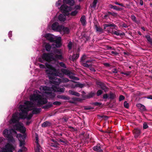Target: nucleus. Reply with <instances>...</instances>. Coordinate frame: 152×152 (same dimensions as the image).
<instances>
[{
  "label": "nucleus",
  "instance_id": "obj_1",
  "mask_svg": "<svg viewBox=\"0 0 152 152\" xmlns=\"http://www.w3.org/2000/svg\"><path fill=\"white\" fill-rule=\"evenodd\" d=\"M47 88L46 86H41L39 88L41 92L37 90L34 91L33 94L29 96L30 101H26L23 104L19 106L20 113H16L14 114L10 123H15L20 118L30 119L32 116V114L31 113L28 114V112L32 110H33V114L39 113L41 109L36 108L35 107L46 104L48 102L47 98L53 99L55 96V94L53 93H48L50 90Z\"/></svg>",
  "mask_w": 152,
  "mask_h": 152
},
{
  "label": "nucleus",
  "instance_id": "obj_2",
  "mask_svg": "<svg viewBox=\"0 0 152 152\" xmlns=\"http://www.w3.org/2000/svg\"><path fill=\"white\" fill-rule=\"evenodd\" d=\"M62 54V52L61 50L55 49L53 52L50 54L43 53L41 57L38 58V61L42 63L45 61H49L48 62L46 63L45 68L46 72L49 79H51L52 77L57 76L62 77L64 76V75H65L69 76L71 79L76 80H79L78 78L71 76V73L69 71L66 69H62L61 71L62 73H60L58 70H56L55 67L53 65L50 64L52 61L56 62L57 60L62 59L63 58Z\"/></svg>",
  "mask_w": 152,
  "mask_h": 152
},
{
  "label": "nucleus",
  "instance_id": "obj_3",
  "mask_svg": "<svg viewBox=\"0 0 152 152\" xmlns=\"http://www.w3.org/2000/svg\"><path fill=\"white\" fill-rule=\"evenodd\" d=\"M9 121V123L13 126L14 129L12 128H7L4 130L3 132L4 136L7 139L9 142L6 144L4 147H2L0 150V152H13L16 148V144L14 137H16L18 134L15 130H18L22 133H24L26 131V128L24 127L23 124L19 122L18 120L16 122L14 123H10Z\"/></svg>",
  "mask_w": 152,
  "mask_h": 152
},
{
  "label": "nucleus",
  "instance_id": "obj_4",
  "mask_svg": "<svg viewBox=\"0 0 152 152\" xmlns=\"http://www.w3.org/2000/svg\"><path fill=\"white\" fill-rule=\"evenodd\" d=\"M50 81L47 85L45 86L47 87L48 89L50 91L48 94L52 93H54V92H64L65 91V88H59V85L61 82L66 83L69 81V80L67 78H63L61 80L60 79L56 78V77H52L51 79H49Z\"/></svg>",
  "mask_w": 152,
  "mask_h": 152
},
{
  "label": "nucleus",
  "instance_id": "obj_5",
  "mask_svg": "<svg viewBox=\"0 0 152 152\" xmlns=\"http://www.w3.org/2000/svg\"><path fill=\"white\" fill-rule=\"evenodd\" d=\"M80 8L79 5H76L73 8H72L71 7H68L66 5L63 4L61 7L60 9L61 12L67 15H70L74 16L77 14Z\"/></svg>",
  "mask_w": 152,
  "mask_h": 152
},
{
  "label": "nucleus",
  "instance_id": "obj_6",
  "mask_svg": "<svg viewBox=\"0 0 152 152\" xmlns=\"http://www.w3.org/2000/svg\"><path fill=\"white\" fill-rule=\"evenodd\" d=\"M44 37L50 42H54L56 44L52 45V46L53 47L58 48L61 46V37H60L56 36L50 34H47L44 35Z\"/></svg>",
  "mask_w": 152,
  "mask_h": 152
},
{
  "label": "nucleus",
  "instance_id": "obj_7",
  "mask_svg": "<svg viewBox=\"0 0 152 152\" xmlns=\"http://www.w3.org/2000/svg\"><path fill=\"white\" fill-rule=\"evenodd\" d=\"M26 137V136L25 134L22 135L20 134H19L17 135V138L20 141L19 146L21 148V149H19L18 152H23V151H26L27 149L24 146L25 145V139Z\"/></svg>",
  "mask_w": 152,
  "mask_h": 152
},
{
  "label": "nucleus",
  "instance_id": "obj_8",
  "mask_svg": "<svg viewBox=\"0 0 152 152\" xmlns=\"http://www.w3.org/2000/svg\"><path fill=\"white\" fill-rule=\"evenodd\" d=\"M82 65L83 66L89 68L91 72H94L96 71L94 68L92 67L93 64L91 60L87 61L86 63H83Z\"/></svg>",
  "mask_w": 152,
  "mask_h": 152
},
{
  "label": "nucleus",
  "instance_id": "obj_9",
  "mask_svg": "<svg viewBox=\"0 0 152 152\" xmlns=\"http://www.w3.org/2000/svg\"><path fill=\"white\" fill-rule=\"evenodd\" d=\"M61 26V25H59L58 23L55 22L52 24L51 28L54 31L59 32Z\"/></svg>",
  "mask_w": 152,
  "mask_h": 152
},
{
  "label": "nucleus",
  "instance_id": "obj_10",
  "mask_svg": "<svg viewBox=\"0 0 152 152\" xmlns=\"http://www.w3.org/2000/svg\"><path fill=\"white\" fill-rule=\"evenodd\" d=\"M70 31L69 29L67 27H64V26L61 25L60 31L59 32L62 34H68Z\"/></svg>",
  "mask_w": 152,
  "mask_h": 152
},
{
  "label": "nucleus",
  "instance_id": "obj_11",
  "mask_svg": "<svg viewBox=\"0 0 152 152\" xmlns=\"http://www.w3.org/2000/svg\"><path fill=\"white\" fill-rule=\"evenodd\" d=\"M136 106L141 111H144L146 110L145 106L140 103L137 104Z\"/></svg>",
  "mask_w": 152,
  "mask_h": 152
},
{
  "label": "nucleus",
  "instance_id": "obj_12",
  "mask_svg": "<svg viewBox=\"0 0 152 152\" xmlns=\"http://www.w3.org/2000/svg\"><path fill=\"white\" fill-rule=\"evenodd\" d=\"M64 4H66L70 6H73L75 4L74 0H63Z\"/></svg>",
  "mask_w": 152,
  "mask_h": 152
},
{
  "label": "nucleus",
  "instance_id": "obj_13",
  "mask_svg": "<svg viewBox=\"0 0 152 152\" xmlns=\"http://www.w3.org/2000/svg\"><path fill=\"white\" fill-rule=\"evenodd\" d=\"M84 86V85L79 83H76L75 84H72L71 86L72 88H75L77 87L83 88Z\"/></svg>",
  "mask_w": 152,
  "mask_h": 152
},
{
  "label": "nucleus",
  "instance_id": "obj_14",
  "mask_svg": "<svg viewBox=\"0 0 152 152\" xmlns=\"http://www.w3.org/2000/svg\"><path fill=\"white\" fill-rule=\"evenodd\" d=\"M134 137L135 138H137L140 135L141 132L140 129H134Z\"/></svg>",
  "mask_w": 152,
  "mask_h": 152
},
{
  "label": "nucleus",
  "instance_id": "obj_15",
  "mask_svg": "<svg viewBox=\"0 0 152 152\" xmlns=\"http://www.w3.org/2000/svg\"><path fill=\"white\" fill-rule=\"evenodd\" d=\"M79 53L74 54L73 56L70 57V59L71 60L74 61L75 60L77 59L79 57Z\"/></svg>",
  "mask_w": 152,
  "mask_h": 152
},
{
  "label": "nucleus",
  "instance_id": "obj_16",
  "mask_svg": "<svg viewBox=\"0 0 152 152\" xmlns=\"http://www.w3.org/2000/svg\"><path fill=\"white\" fill-rule=\"evenodd\" d=\"M66 19V16L64 15L60 14L58 17V20L61 21H64Z\"/></svg>",
  "mask_w": 152,
  "mask_h": 152
},
{
  "label": "nucleus",
  "instance_id": "obj_17",
  "mask_svg": "<svg viewBox=\"0 0 152 152\" xmlns=\"http://www.w3.org/2000/svg\"><path fill=\"white\" fill-rule=\"evenodd\" d=\"M97 85L100 86L101 88L104 90L105 91H106L107 90V89L106 87L104 86L102 83L99 82H97L96 83Z\"/></svg>",
  "mask_w": 152,
  "mask_h": 152
},
{
  "label": "nucleus",
  "instance_id": "obj_18",
  "mask_svg": "<svg viewBox=\"0 0 152 152\" xmlns=\"http://www.w3.org/2000/svg\"><path fill=\"white\" fill-rule=\"evenodd\" d=\"M69 93L70 94L76 96H79L80 95V94L78 92H76L73 90H69Z\"/></svg>",
  "mask_w": 152,
  "mask_h": 152
},
{
  "label": "nucleus",
  "instance_id": "obj_19",
  "mask_svg": "<svg viewBox=\"0 0 152 152\" xmlns=\"http://www.w3.org/2000/svg\"><path fill=\"white\" fill-rule=\"evenodd\" d=\"M80 21L83 26L86 24V18L85 16H82L80 19Z\"/></svg>",
  "mask_w": 152,
  "mask_h": 152
},
{
  "label": "nucleus",
  "instance_id": "obj_20",
  "mask_svg": "<svg viewBox=\"0 0 152 152\" xmlns=\"http://www.w3.org/2000/svg\"><path fill=\"white\" fill-rule=\"evenodd\" d=\"M57 97L59 99H62L65 100H69V97L64 95H58Z\"/></svg>",
  "mask_w": 152,
  "mask_h": 152
},
{
  "label": "nucleus",
  "instance_id": "obj_21",
  "mask_svg": "<svg viewBox=\"0 0 152 152\" xmlns=\"http://www.w3.org/2000/svg\"><path fill=\"white\" fill-rule=\"evenodd\" d=\"M50 123L48 121H45L42 124V126L43 127H45L48 126H50Z\"/></svg>",
  "mask_w": 152,
  "mask_h": 152
},
{
  "label": "nucleus",
  "instance_id": "obj_22",
  "mask_svg": "<svg viewBox=\"0 0 152 152\" xmlns=\"http://www.w3.org/2000/svg\"><path fill=\"white\" fill-rule=\"evenodd\" d=\"M61 104V102L58 101H56L53 102V103L50 104L48 105V107H52L53 104L56 105H59Z\"/></svg>",
  "mask_w": 152,
  "mask_h": 152
},
{
  "label": "nucleus",
  "instance_id": "obj_23",
  "mask_svg": "<svg viewBox=\"0 0 152 152\" xmlns=\"http://www.w3.org/2000/svg\"><path fill=\"white\" fill-rule=\"evenodd\" d=\"M95 28L96 31L100 33L103 32V30L99 26L96 25Z\"/></svg>",
  "mask_w": 152,
  "mask_h": 152
},
{
  "label": "nucleus",
  "instance_id": "obj_24",
  "mask_svg": "<svg viewBox=\"0 0 152 152\" xmlns=\"http://www.w3.org/2000/svg\"><path fill=\"white\" fill-rule=\"evenodd\" d=\"M41 147L39 144H37L36 147L35 149V151L36 152H41Z\"/></svg>",
  "mask_w": 152,
  "mask_h": 152
},
{
  "label": "nucleus",
  "instance_id": "obj_25",
  "mask_svg": "<svg viewBox=\"0 0 152 152\" xmlns=\"http://www.w3.org/2000/svg\"><path fill=\"white\" fill-rule=\"evenodd\" d=\"M93 149L94 150L98 152H101L102 151L100 146L98 145L94 147L93 148Z\"/></svg>",
  "mask_w": 152,
  "mask_h": 152
},
{
  "label": "nucleus",
  "instance_id": "obj_26",
  "mask_svg": "<svg viewBox=\"0 0 152 152\" xmlns=\"http://www.w3.org/2000/svg\"><path fill=\"white\" fill-rule=\"evenodd\" d=\"M104 29H105L106 27H115V25L113 24V23H109L108 24H105L104 25Z\"/></svg>",
  "mask_w": 152,
  "mask_h": 152
},
{
  "label": "nucleus",
  "instance_id": "obj_27",
  "mask_svg": "<svg viewBox=\"0 0 152 152\" xmlns=\"http://www.w3.org/2000/svg\"><path fill=\"white\" fill-rule=\"evenodd\" d=\"M109 7L110 8L116 10H120L121 9L118 8L116 6H113L111 4L109 5Z\"/></svg>",
  "mask_w": 152,
  "mask_h": 152
},
{
  "label": "nucleus",
  "instance_id": "obj_28",
  "mask_svg": "<svg viewBox=\"0 0 152 152\" xmlns=\"http://www.w3.org/2000/svg\"><path fill=\"white\" fill-rule=\"evenodd\" d=\"M45 47L46 50L47 51H49L51 49V46L48 43H47L45 45Z\"/></svg>",
  "mask_w": 152,
  "mask_h": 152
},
{
  "label": "nucleus",
  "instance_id": "obj_29",
  "mask_svg": "<svg viewBox=\"0 0 152 152\" xmlns=\"http://www.w3.org/2000/svg\"><path fill=\"white\" fill-rule=\"evenodd\" d=\"M5 139L3 137H0V145H1L4 144Z\"/></svg>",
  "mask_w": 152,
  "mask_h": 152
},
{
  "label": "nucleus",
  "instance_id": "obj_30",
  "mask_svg": "<svg viewBox=\"0 0 152 152\" xmlns=\"http://www.w3.org/2000/svg\"><path fill=\"white\" fill-rule=\"evenodd\" d=\"M148 41L151 44H152V40L151 39L149 35H147L145 36Z\"/></svg>",
  "mask_w": 152,
  "mask_h": 152
},
{
  "label": "nucleus",
  "instance_id": "obj_31",
  "mask_svg": "<svg viewBox=\"0 0 152 152\" xmlns=\"http://www.w3.org/2000/svg\"><path fill=\"white\" fill-rule=\"evenodd\" d=\"M115 97V95L113 93H110L109 95V98L110 99H113Z\"/></svg>",
  "mask_w": 152,
  "mask_h": 152
},
{
  "label": "nucleus",
  "instance_id": "obj_32",
  "mask_svg": "<svg viewBox=\"0 0 152 152\" xmlns=\"http://www.w3.org/2000/svg\"><path fill=\"white\" fill-rule=\"evenodd\" d=\"M120 31H114L113 32V33L115 35H116L117 36H118L121 34V33H120Z\"/></svg>",
  "mask_w": 152,
  "mask_h": 152
},
{
  "label": "nucleus",
  "instance_id": "obj_33",
  "mask_svg": "<svg viewBox=\"0 0 152 152\" xmlns=\"http://www.w3.org/2000/svg\"><path fill=\"white\" fill-rule=\"evenodd\" d=\"M148 126L147 124V123L146 122H144L143 124V128L144 129H146L148 128Z\"/></svg>",
  "mask_w": 152,
  "mask_h": 152
},
{
  "label": "nucleus",
  "instance_id": "obj_34",
  "mask_svg": "<svg viewBox=\"0 0 152 152\" xmlns=\"http://www.w3.org/2000/svg\"><path fill=\"white\" fill-rule=\"evenodd\" d=\"M35 139H36V141L35 143L37 144H39L38 141H39V136L37 134H35Z\"/></svg>",
  "mask_w": 152,
  "mask_h": 152
},
{
  "label": "nucleus",
  "instance_id": "obj_35",
  "mask_svg": "<svg viewBox=\"0 0 152 152\" xmlns=\"http://www.w3.org/2000/svg\"><path fill=\"white\" fill-rule=\"evenodd\" d=\"M108 13L110 15H111L114 17H116L118 16V14L116 13L109 12H108Z\"/></svg>",
  "mask_w": 152,
  "mask_h": 152
},
{
  "label": "nucleus",
  "instance_id": "obj_36",
  "mask_svg": "<svg viewBox=\"0 0 152 152\" xmlns=\"http://www.w3.org/2000/svg\"><path fill=\"white\" fill-rule=\"evenodd\" d=\"M131 18L132 20L136 23H137V21L136 20V18L134 15H131Z\"/></svg>",
  "mask_w": 152,
  "mask_h": 152
},
{
  "label": "nucleus",
  "instance_id": "obj_37",
  "mask_svg": "<svg viewBox=\"0 0 152 152\" xmlns=\"http://www.w3.org/2000/svg\"><path fill=\"white\" fill-rule=\"evenodd\" d=\"M59 65L61 67L64 68H66V66L65 65V64L62 62H61L59 63Z\"/></svg>",
  "mask_w": 152,
  "mask_h": 152
},
{
  "label": "nucleus",
  "instance_id": "obj_38",
  "mask_svg": "<svg viewBox=\"0 0 152 152\" xmlns=\"http://www.w3.org/2000/svg\"><path fill=\"white\" fill-rule=\"evenodd\" d=\"M98 1V0H94L93 3V7H96V4Z\"/></svg>",
  "mask_w": 152,
  "mask_h": 152
},
{
  "label": "nucleus",
  "instance_id": "obj_39",
  "mask_svg": "<svg viewBox=\"0 0 152 152\" xmlns=\"http://www.w3.org/2000/svg\"><path fill=\"white\" fill-rule=\"evenodd\" d=\"M102 93V91L101 90H99L97 91L96 94L97 96H99L101 95Z\"/></svg>",
  "mask_w": 152,
  "mask_h": 152
},
{
  "label": "nucleus",
  "instance_id": "obj_40",
  "mask_svg": "<svg viewBox=\"0 0 152 152\" xmlns=\"http://www.w3.org/2000/svg\"><path fill=\"white\" fill-rule=\"evenodd\" d=\"M124 106L126 108H128L129 107V104L126 101H125L124 102Z\"/></svg>",
  "mask_w": 152,
  "mask_h": 152
},
{
  "label": "nucleus",
  "instance_id": "obj_41",
  "mask_svg": "<svg viewBox=\"0 0 152 152\" xmlns=\"http://www.w3.org/2000/svg\"><path fill=\"white\" fill-rule=\"evenodd\" d=\"M62 3V1L61 0H58L56 3V5L57 7H58Z\"/></svg>",
  "mask_w": 152,
  "mask_h": 152
},
{
  "label": "nucleus",
  "instance_id": "obj_42",
  "mask_svg": "<svg viewBox=\"0 0 152 152\" xmlns=\"http://www.w3.org/2000/svg\"><path fill=\"white\" fill-rule=\"evenodd\" d=\"M72 47V43L71 42H69L68 44V47L69 50L71 49Z\"/></svg>",
  "mask_w": 152,
  "mask_h": 152
},
{
  "label": "nucleus",
  "instance_id": "obj_43",
  "mask_svg": "<svg viewBox=\"0 0 152 152\" xmlns=\"http://www.w3.org/2000/svg\"><path fill=\"white\" fill-rule=\"evenodd\" d=\"M124 97L123 95H121L119 97V101H121L124 99Z\"/></svg>",
  "mask_w": 152,
  "mask_h": 152
},
{
  "label": "nucleus",
  "instance_id": "obj_44",
  "mask_svg": "<svg viewBox=\"0 0 152 152\" xmlns=\"http://www.w3.org/2000/svg\"><path fill=\"white\" fill-rule=\"evenodd\" d=\"M115 4L116 5H118L122 7H123L124 6L123 4L119 3L117 1L115 2Z\"/></svg>",
  "mask_w": 152,
  "mask_h": 152
},
{
  "label": "nucleus",
  "instance_id": "obj_45",
  "mask_svg": "<svg viewBox=\"0 0 152 152\" xmlns=\"http://www.w3.org/2000/svg\"><path fill=\"white\" fill-rule=\"evenodd\" d=\"M94 95V93H91L89 94V96H88L89 98H91L93 97Z\"/></svg>",
  "mask_w": 152,
  "mask_h": 152
},
{
  "label": "nucleus",
  "instance_id": "obj_46",
  "mask_svg": "<svg viewBox=\"0 0 152 152\" xmlns=\"http://www.w3.org/2000/svg\"><path fill=\"white\" fill-rule=\"evenodd\" d=\"M57 20V17L56 16L55 17L53 20H52L51 22H53L54 21H56V20Z\"/></svg>",
  "mask_w": 152,
  "mask_h": 152
},
{
  "label": "nucleus",
  "instance_id": "obj_47",
  "mask_svg": "<svg viewBox=\"0 0 152 152\" xmlns=\"http://www.w3.org/2000/svg\"><path fill=\"white\" fill-rule=\"evenodd\" d=\"M39 67L41 69L44 68H45V66L44 65L42 64H39Z\"/></svg>",
  "mask_w": 152,
  "mask_h": 152
},
{
  "label": "nucleus",
  "instance_id": "obj_48",
  "mask_svg": "<svg viewBox=\"0 0 152 152\" xmlns=\"http://www.w3.org/2000/svg\"><path fill=\"white\" fill-rule=\"evenodd\" d=\"M8 36L10 38L12 36V32L10 31L8 33Z\"/></svg>",
  "mask_w": 152,
  "mask_h": 152
},
{
  "label": "nucleus",
  "instance_id": "obj_49",
  "mask_svg": "<svg viewBox=\"0 0 152 152\" xmlns=\"http://www.w3.org/2000/svg\"><path fill=\"white\" fill-rule=\"evenodd\" d=\"M109 98V95L107 94H104L103 96V98L104 99H107Z\"/></svg>",
  "mask_w": 152,
  "mask_h": 152
},
{
  "label": "nucleus",
  "instance_id": "obj_50",
  "mask_svg": "<svg viewBox=\"0 0 152 152\" xmlns=\"http://www.w3.org/2000/svg\"><path fill=\"white\" fill-rule=\"evenodd\" d=\"M86 57V56L85 55H83L81 57V59L82 60H84Z\"/></svg>",
  "mask_w": 152,
  "mask_h": 152
},
{
  "label": "nucleus",
  "instance_id": "obj_51",
  "mask_svg": "<svg viewBox=\"0 0 152 152\" xmlns=\"http://www.w3.org/2000/svg\"><path fill=\"white\" fill-rule=\"evenodd\" d=\"M130 72H128L126 73L123 72L122 74L125 75H130Z\"/></svg>",
  "mask_w": 152,
  "mask_h": 152
},
{
  "label": "nucleus",
  "instance_id": "obj_52",
  "mask_svg": "<svg viewBox=\"0 0 152 152\" xmlns=\"http://www.w3.org/2000/svg\"><path fill=\"white\" fill-rule=\"evenodd\" d=\"M111 53L114 54L115 55H116L118 54V53L114 51H112L111 52Z\"/></svg>",
  "mask_w": 152,
  "mask_h": 152
},
{
  "label": "nucleus",
  "instance_id": "obj_53",
  "mask_svg": "<svg viewBox=\"0 0 152 152\" xmlns=\"http://www.w3.org/2000/svg\"><path fill=\"white\" fill-rule=\"evenodd\" d=\"M146 98L148 99H152V95H150L147 97Z\"/></svg>",
  "mask_w": 152,
  "mask_h": 152
},
{
  "label": "nucleus",
  "instance_id": "obj_54",
  "mask_svg": "<svg viewBox=\"0 0 152 152\" xmlns=\"http://www.w3.org/2000/svg\"><path fill=\"white\" fill-rule=\"evenodd\" d=\"M104 65L105 66H109V64L108 63H105Z\"/></svg>",
  "mask_w": 152,
  "mask_h": 152
},
{
  "label": "nucleus",
  "instance_id": "obj_55",
  "mask_svg": "<svg viewBox=\"0 0 152 152\" xmlns=\"http://www.w3.org/2000/svg\"><path fill=\"white\" fill-rule=\"evenodd\" d=\"M95 104L96 105H100L101 104L100 103H98V102H96V103Z\"/></svg>",
  "mask_w": 152,
  "mask_h": 152
},
{
  "label": "nucleus",
  "instance_id": "obj_56",
  "mask_svg": "<svg viewBox=\"0 0 152 152\" xmlns=\"http://www.w3.org/2000/svg\"><path fill=\"white\" fill-rule=\"evenodd\" d=\"M122 26L123 27L125 28L127 27V26L124 23L123 24Z\"/></svg>",
  "mask_w": 152,
  "mask_h": 152
},
{
  "label": "nucleus",
  "instance_id": "obj_57",
  "mask_svg": "<svg viewBox=\"0 0 152 152\" xmlns=\"http://www.w3.org/2000/svg\"><path fill=\"white\" fill-rule=\"evenodd\" d=\"M59 141L60 142H63V143L65 142L64 141L62 140H59Z\"/></svg>",
  "mask_w": 152,
  "mask_h": 152
},
{
  "label": "nucleus",
  "instance_id": "obj_58",
  "mask_svg": "<svg viewBox=\"0 0 152 152\" xmlns=\"http://www.w3.org/2000/svg\"><path fill=\"white\" fill-rule=\"evenodd\" d=\"M31 122H29L28 121L26 122V124L27 125H28Z\"/></svg>",
  "mask_w": 152,
  "mask_h": 152
},
{
  "label": "nucleus",
  "instance_id": "obj_59",
  "mask_svg": "<svg viewBox=\"0 0 152 152\" xmlns=\"http://www.w3.org/2000/svg\"><path fill=\"white\" fill-rule=\"evenodd\" d=\"M138 33L140 35H142L141 33V32L140 31H138Z\"/></svg>",
  "mask_w": 152,
  "mask_h": 152
},
{
  "label": "nucleus",
  "instance_id": "obj_60",
  "mask_svg": "<svg viewBox=\"0 0 152 152\" xmlns=\"http://www.w3.org/2000/svg\"><path fill=\"white\" fill-rule=\"evenodd\" d=\"M141 28L144 31L145 30V28L144 27H142Z\"/></svg>",
  "mask_w": 152,
  "mask_h": 152
},
{
  "label": "nucleus",
  "instance_id": "obj_61",
  "mask_svg": "<svg viewBox=\"0 0 152 152\" xmlns=\"http://www.w3.org/2000/svg\"><path fill=\"white\" fill-rule=\"evenodd\" d=\"M112 48V47H109L107 48V49H110Z\"/></svg>",
  "mask_w": 152,
  "mask_h": 152
},
{
  "label": "nucleus",
  "instance_id": "obj_62",
  "mask_svg": "<svg viewBox=\"0 0 152 152\" xmlns=\"http://www.w3.org/2000/svg\"><path fill=\"white\" fill-rule=\"evenodd\" d=\"M140 4L141 5H143L142 2H140Z\"/></svg>",
  "mask_w": 152,
  "mask_h": 152
},
{
  "label": "nucleus",
  "instance_id": "obj_63",
  "mask_svg": "<svg viewBox=\"0 0 152 152\" xmlns=\"http://www.w3.org/2000/svg\"><path fill=\"white\" fill-rule=\"evenodd\" d=\"M83 0H79V1H82Z\"/></svg>",
  "mask_w": 152,
  "mask_h": 152
}]
</instances>
